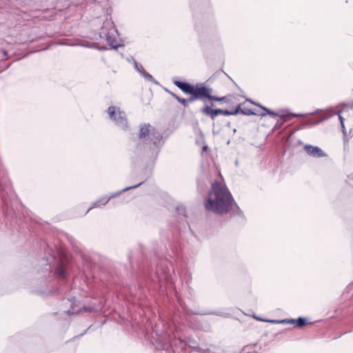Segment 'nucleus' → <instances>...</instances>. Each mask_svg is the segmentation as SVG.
Listing matches in <instances>:
<instances>
[{
	"label": "nucleus",
	"instance_id": "14",
	"mask_svg": "<svg viewBox=\"0 0 353 353\" xmlns=\"http://www.w3.org/2000/svg\"><path fill=\"white\" fill-rule=\"evenodd\" d=\"M252 103H253V102H252ZM255 105H257L259 107H260L262 110H263L265 112H263L260 114L261 117H265L267 114H270L272 117H280L281 118H283L285 120V118L287 117V116L281 115V114H279V113H276L274 111L269 110L268 108L263 107L259 104L255 103Z\"/></svg>",
	"mask_w": 353,
	"mask_h": 353
},
{
	"label": "nucleus",
	"instance_id": "30",
	"mask_svg": "<svg viewBox=\"0 0 353 353\" xmlns=\"http://www.w3.org/2000/svg\"><path fill=\"white\" fill-rule=\"evenodd\" d=\"M83 310L91 312L92 310V308H90V307L87 308V307H83Z\"/></svg>",
	"mask_w": 353,
	"mask_h": 353
},
{
	"label": "nucleus",
	"instance_id": "4",
	"mask_svg": "<svg viewBox=\"0 0 353 353\" xmlns=\"http://www.w3.org/2000/svg\"><path fill=\"white\" fill-rule=\"evenodd\" d=\"M108 114L110 119L114 122L119 128L125 130L128 128V119L125 112L121 111L119 108L110 106L108 108Z\"/></svg>",
	"mask_w": 353,
	"mask_h": 353
},
{
	"label": "nucleus",
	"instance_id": "28",
	"mask_svg": "<svg viewBox=\"0 0 353 353\" xmlns=\"http://www.w3.org/2000/svg\"><path fill=\"white\" fill-rule=\"evenodd\" d=\"M324 119H321V120H318V121H314V122H312V124H319L320 122H321Z\"/></svg>",
	"mask_w": 353,
	"mask_h": 353
},
{
	"label": "nucleus",
	"instance_id": "3",
	"mask_svg": "<svg viewBox=\"0 0 353 353\" xmlns=\"http://www.w3.org/2000/svg\"><path fill=\"white\" fill-rule=\"evenodd\" d=\"M99 37L101 38L104 37L111 48L117 49L119 48V45L117 42L118 32L114 27L112 21L107 20L103 23Z\"/></svg>",
	"mask_w": 353,
	"mask_h": 353
},
{
	"label": "nucleus",
	"instance_id": "23",
	"mask_svg": "<svg viewBox=\"0 0 353 353\" xmlns=\"http://www.w3.org/2000/svg\"><path fill=\"white\" fill-rule=\"evenodd\" d=\"M46 270L49 272V274L51 273V267L49 264H46Z\"/></svg>",
	"mask_w": 353,
	"mask_h": 353
},
{
	"label": "nucleus",
	"instance_id": "5",
	"mask_svg": "<svg viewBox=\"0 0 353 353\" xmlns=\"http://www.w3.org/2000/svg\"><path fill=\"white\" fill-rule=\"evenodd\" d=\"M145 181H146V179L143 180V181H141V182H139L137 184L133 185L132 186L126 187L124 189H123L122 190H121L120 192H117L114 195H112L111 196L101 198V199H99V200L97 201L96 202L93 203L92 206L88 208V210H87L86 213H88L89 212V210H90L91 209H92L94 207H98V206H100V205H105L110 201V199L111 198L114 197L115 195H119L121 192H123L127 191L128 190L134 189V188H136L140 186Z\"/></svg>",
	"mask_w": 353,
	"mask_h": 353
},
{
	"label": "nucleus",
	"instance_id": "27",
	"mask_svg": "<svg viewBox=\"0 0 353 353\" xmlns=\"http://www.w3.org/2000/svg\"><path fill=\"white\" fill-rule=\"evenodd\" d=\"M339 120H340L341 125H343V123H344L343 117H342V116H341L340 114H339Z\"/></svg>",
	"mask_w": 353,
	"mask_h": 353
},
{
	"label": "nucleus",
	"instance_id": "8",
	"mask_svg": "<svg viewBox=\"0 0 353 353\" xmlns=\"http://www.w3.org/2000/svg\"><path fill=\"white\" fill-rule=\"evenodd\" d=\"M304 150L306 153L313 157H323L326 156V154L318 146H314L312 145H305Z\"/></svg>",
	"mask_w": 353,
	"mask_h": 353
},
{
	"label": "nucleus",
	"instance_id": "24",
	"mask_svg": "<svg viewBox=\"0 0 353 353\" xmlns=\"http://www.w3.org/2000/svg\"><path fill=\"white\" fill-rule=\"evenodd\" d=\"M296 323V319H288V323H290V324H292V323Z\"/></svg>",
	"mask_w": 353,
	"mask_h": 353
},
{
	"label": "nucleus",
	"instance_id": "2",
	"mask_svg": "<svg viewBox=\"0 0 353 353\" xmlns=\"http://www.w3.org/2000/svg\"><path fill=\"white\" fill-rule=\"evenodd\" d=\"M139 141L137 143V150H158L162 141L161 134L155 130L149 123H143L140 125L139 132Z\"/></svg>",
	"mask_w": 353,
	"mask_h": 353
},
{
	"label": "nucleus",
	"instance_id": "17",
	"mask_svg": "<svg viewBox=\"0 0 353 353\" xmlns=\"http://www.w3.org/2000/svg\"><path fill=\"white\" fill-rule=\"evenodd\" d=\"M306 322V319L303 317H299V319H296V323L297 327H303Z\"/></svg>",
	"mask_w": 353,
	"mask_h": 353
},
{
	"label": "nucleus",
	"instance_id": "7",
	"mask_svg": "<svg viewBox=\"0 0 353 353\" xmlns=\"http://www.w3.org/2000/svg\"><path fill=\"white\" fill-rule=\"evenodd\" d=\"M174 84L177 88H179L182 92L187 94H190L192 92L197 91V86H199V85L194 86L190 84V83L183 82L180 81H174Z\"/></svg>",
	"mask_w": 353,
	"mask_h": 353
},
{
	"label": "nucleus",
	"instance_id": "6",
	"mask_svg": "<svg viewBox=\"0 0 353 353\" xmlns=\"http://www.w3.org/2000/svg\"><path fill=\"white\" fill-rule=\"evenodd\" d=\"M190 94V97L186 99L188 105L189 103L194 102L195 100H203V99L205 98V96H208L207 87L203 85L197 86V91Z\"/></svg>",
	"mask_w": 353,
	"mask_h": 353
},
{
	"label": "nucleus",
	"instance_id": "31",
	"mask_svg": "<svg viewBox=\"0 0 353 353\" xmlns=\"http://www.w3.org/2000/svg\"><path fill=\"white\" fill-rule=\"evenodd\" d=\"M7 188H8V190H6V194H9V192H11V188H9V187H8Z\"/></svg>",
	"mask_w": 353,
	"mask_h": 353
},
{
	"label": "nucleus",
	"instance_id": "19",
	"mask_svg": "<svg viewBox=\"0 0 353 353\" xmlns=\"http://www.w3.org/2000/svg\"><path fill=\"white\" fill-rule=\"evenodd\" d=\"M93 46H94L95 48H97L101 50H105L108 49L105 46H101L99 43H94Z\"/></svg>",
	"mask_w": 353,
	"mask_h": 353
},
{
	"label": "nucleus",
	"instance_id": "35",
	"mask_svg": "<svg viewBox=\"0 0 353 353\" xmlns=\"http://www.w3.org/2000/svg\"><path fill=\"white\" fill-rule=\"evenodd\" d=\"M351 108H353V102H352V104L351 105Z\"/></svg>",
	"mask_w": 353,
	"mask_h": 353
},
{
	"label": "nucleus",
	"instance_id": "18",
	"mask_svg": "<svg viewBox=\"0 0 353 353\" xmlns=\"http://www.w3.org/2000/svg\"><path fill=\"white\" fill-rule=\"evenodd\" d=\"M178 101L181 105H183L184 107H187L188 106L186 99H183V98L180 97L179 99H178Z\"/></svg>",
	"mask_w": 353,
	"mask_h": 353
},
{
	"label": "nucleus",
	"instance_id": "13",
	"mask_svg": "<svg viewBox=\"0 0 353 353\" xmlns=\"http://www.w3.org/2000/svg\"><path fill=\"white\" fill-rule=\"evenodd\" d=\"M212 89L207 87L208 96H205V98L208 99L210 101L228 102L227 97H215L212 95Z\"/></svg>",
	"mask_w": 353,
	"mask_h": 353
},
{
	"label": "nucleus",
	"instance_id": "12",
	"mask_svg": "<svg viewBox=\"0 0 353 353\" xmlns=\"http://www.w3.org/2000/svg\"><path fill=\"white\" fill-rule=\"evenodd\" d=\"M54 274H56L58 277L61 279L65 278V268L62 261H59L58 263L57 266L54 270Z\"/></svg>",
	"mask_w": 353,
	"mask_h": 353
},
{
	"label": "nucleus",
	"instance_id": "16",
	"mask_svg": "<svg viewBox=\"0 0 353 353\" xmlns=\"http://www.w3.org/2000/svg\"><path fill=\"white\" fill-rule=\"evenodd\" d=\"M218 111V115L219 114H223L225 116L229 115H234L238 114V109H235L234 110L229 111L228 110H222V109H217Z\"/></svg>",
	"mask_w": 353,
	"mask_h": 353
},
{
	"label": "nucleus",
	"instance_id": "33",
	"mask_svg": "<svg viewBox=\"0 0 353 353\" xmlns=\"http://www.w3.org/2000/svg\"><path fill=\"white\" fill-rule=\"evenodd\" d=\"M207 149H208V146L207 145L203 146V148H202L203 151H205V150H207Z\"/></svg>",
	"mask_w": 353,
	"mask_h": 353
},
{
	"label": "nucleus",
	"instance_id": "15",
	"mask_svg": "<svg viewBox=\"0 0 353 353\" xmlns=\"http://www.w3.org/2000/svg\"><path fill=\"white\" fill-rule=\"evenodd\" d=\"M156 274L159 281L166 280L168 277V270H159L158 268L157 269Z\"/></svg>",
	"mask_w": 353,
	"mask_h": 353
},
{
	"label": "nucleus",
	"instance_id": "11",
	"mask_svg": "<svg viewBox=\"0 0 353 353\" xmlns=\"http://www.w3.org/2000/svg\"><path fill=\"white\" fill-rule=\"evenodd\" d=\"M235 109H238V114H242L248 116L256 114V113H255L252 109L247 108L244 104L237 105Z\"/></svg>",
	"mask_w": 353,
	"mask_h": 353
},
{
	"label": "nucleus",
	"instance_id": "25",
	"mask_svg": "<svg viewBox=\"0 0 353 353\" xmlns=\"http://www.w3.org/2000/svg\"><path fill=\"white\" fill-rule=\"evenodd\" d=\"M341 128H342V131H343V135L345 136L346 132H345V128L344 123H343V125H341Z\"/></svg>",
	"mask_w": 353,
	"mask_h": 353
},
{
	"label": "nucleus",
	"instance_id": "1",
	"mask_svg": "<svg viewBox=\"0 0 353 353\" xmlns=\"http://www.w3.org/2000/svg\"><path fill=\"white\" fill-rule=\"evenodd\" d=\"M204 205L207 210L217 214H224L229 212L232 214H242L228 189L216 181L212 183Z\"/></svg>",
	"mask_w": 353,
	"mask_h": 353
},
{
	"label": "nucleus",
	"instance_id": "21",
	"mask_svg": "<svg viewBox=\"0 0 353 353\" xmlns=\"http://www.w3.org/2000/svg\"><path fill=\"white\" fill-rule=\"evenodd\" d=\"M264 321L271 322L273 323H279L280 320H263Z\"/></svg>",
	"mask_w": 353,
	"mask_h": 353
},
{
	"label": "nucleus",
	"instance_id": "29",
	"mask_svg": "<svg viewBox=\"0 0 353 353\" xmlns=\"http://www.w3.org/2000/svg\"><path fill=\"white\" fill-rule=\"evenodd\" d=\"M279 323H288V319L280 320Z\"/></svg>",
	"mask_w": 353,
	"mask_h": 353
},
{
	"label": "nucleus",
	"instance_id": "22",
	"mask_svg": "<svg viewBox=\"0 0 353 353\" xmlns=\"http://www.w3.org/2000/svg\"><path fill=\"white\" fill-rule=\"evenodd\" d=\"M170 94H171V95H172V96L175 99H176L177 101H178V99H179V98H180V97L177 96L176 94H174V93H173V92H170Z\"/></svg>",
	"mask_w": 353,
	"mask_h": 353
},
{
	"label": "nucleus",
	"instance_id": "20",
	"mask_svg": "<svg viewBox=\"0 0 353 353\" xmlns=\"http://www.w3.org/2000/svg\"><path fill=\"white\" fill-rule=\"evenodd\" d=\"M194 314H196V315H206V314H208L209 313H206V312H193Z\"/></svg>",
	"mask_w": 353,
	"mask_h": 353
},
{
	"label": "nucleus",
	"instance_id": "10",
	"mask_svg": "<svg viewBox=\"0 0 353 353\" xmlns=\"http://www.w3.org/2000/svg\"><path fill=\"white\" fill-rule=\"evenodd\" d=\"M201 113L210 117L212 120L218 115L217 109H212L210 105H205L201 110Z\"/></svg>",
	"mask_w": 353,
	"mask_h": 353
},
{
	"label": "nucleus",
	"instance_id": "32",
	"mask_svg": "<svg viewBox=\"0 0 353 353\" xmlns=\"http://www.w3.org/2000/svg\"><path fill=\"white\" fill-rule=\"evenodd\" d=\"M2 52H3V55H4V56H7L8 52H7V51H6V50H2Z\"/></svg>",
	"mask_w": 353,
	"mask_h": 353
},
{
	"label": "nucleus",
	"instance_id": "34",
	"mask_svg": "<svg viewBox=\"0 0 353 353\" xmlns=\"http://www.w3.org/2000/svg\"><path fill=\"white\" fill-rule=\"evenodd\" d=\"M292 116L293 117H301L302 114H292Z\"/></svg>",
	"mask_w": 353,
	"mask_h": 353
},
{
	"label": "nucleus",
	"instance_id": "9",
	"mask_svg": "<svg viewBox=\"0 0 353 353\" xmlns=\"http://www.w3.org/2000/svg\"><path fill=\"white\" fill-rule=\"evenodd\" d=\"M134 69L139 72L141 76H143L147 81L157 83L154 77L149 74L148 72H146L143 65L141 64H139L136 60L134 59Z\"/></svg>",
	"mask_w": 353,
	"mask_h": 353
},
{
	"label": "nucleus",
	"instance_id": "26",
	"mask_svg": "<svg viewBox=\"0 0 353 353\" xmlns=\"http://www.w3.org/2000/svg\"><path fill=\"white\" fill-rule=\"evenodd\" d=\"M0 190L2 191V198H3V200H6V199H5V196H6V194H5V193H4V190L1 188V186H0ZM4 202H6V201H4Z\"/></svg>",
	"mask_w": 353,
	"mask_h": 353
}]
</instances>
